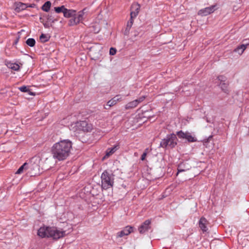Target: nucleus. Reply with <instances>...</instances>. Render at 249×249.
<instances>
[{"mask_svg":"<svg viewBox=\"0 0 249 249\" xmlns=\"http://www.w3.org/2000/svg\"><path fill=\"white\" fill-rule=\"evenodd\" d=\"M74 127H76V130L84 132H90L92 129V125L86 121L77 122L75 124Z\"/></svg>","mask_w":249,"mask_h":249,"instance_id":"obj_7","label":"nucleus"},{"mask_svg":"<svg viewBox=\"0 0 249 249\" xmlns=\"http://www.w3.org/2000/svg\"><path fill=\"white\" fill-rule=\"evenodd\" d=\"M41 160L39 156H35L32 157L27 162L28 172L31 176H36L40 174L39 164Z\"/></svg>","mask_w":249,"mask_h":249,"instance_id":"obj_4","label":"nucleus"},{"mask_svg":"<svg viewBox=\"0 0 249 249\" xmlns=\"http://www.w3.org/2000/svg\"><path fill=\"white\" fill-rule=\"evenodd\" d=\"M133 19H132V18H130V19L127 22V25H126V27L125 28V29L124 31V35L125 36H127L128 35L129 33V31H130V30L133 24Z\"/></svg>","mask_w":249,"mask_h":249,"instance_id":"obj_20","label":"nucleus"},{"mask_svg":"<svg viewBox=\"0 0 249 249\" xmlns=\"http://www.w3.org/2000/svg\"><path fill=\"white\" fill-rule=\"evenodd\" d=\"M35 6H36V4L34 3L29 4H28V7L34 8L35 7Z\"/></svg>","mask_w":249,"mask_h":249,"instance_id":"obj_34","label":"nucleus"},{"mask_svg":"<svg viewBox=\"0 0 249 249\" xmlns=\"http://www.w3.org/2000/svg\"><path fill=\"white\" fill-rule=\"evenodd\" d=\"M122 100V97L121 95H117L111 99L109 100L107 103V106L111 107L116 105L118 102Z\"/></svg>","mask_w":249,"mask_h":249,"instance_id":"obj_14","label":"nucleus"},{"mask_svg":"<svg viewBox=\"0 0 249 249\" xmlns=\"http://www.w3.org/2000/svg\"><path fill=\"white\" fill-rule=\"evenodd\" d=\"M84 10L80 11L77 13L76 10L68 9L64 5L54 7V11L56 13H63L65 18H71L68 22L69 26H75L80 22H82L85 13Z\"/></svg>","mask_w":249,"mask_h":249,"instance_id":"obj_2","label":"nucleus"},{"mask_svg":"<svg viewBox=\"0 0 249 249\" xmlns=\"http://www.w3.org/2000/svg\"><path fill=\"white\" fill-rule=\"evenodd\" d=\"M146 155H147L146 153H143V154H142V155L141 156V160H145Z\"/></svg>","mask_w":249,"mask_h":249,"instance_id":"obj_32","label":"nucleus"},{"mask_svg":"<svg viewBox=\"0 0 249 249\" xmlns=\"http://www.w3.org/2000/svg\"><path fill=\"white\" fill-rule=\"evenodd\" d=\"M218 80L220 81V83H224L226 81V78L223 75H220L217 77Z\"/></svg>","mask_w":249,"mask_h":249,"instance_id":"obj_30","label":"nucleus"},{"mask_svg":"<svg viewBox=\"0 0 249 249\" xmlns=\"http://www.w3.org/2000/svg\"><path fill=\"white\" fill-rule=\"evenodd\" d=\"M43 25L46 28H49L52 25H50L49 23H43Z\"/></svg>","mask_w":249,"mask_h":249,"instance_id":"obj_33","label":"nucleus"},{"mask_svg":"<svg viewBox=\"0 0 249 249\" xmlns=\"http://www.w3.org/2000/svg\"><path fill=\"white\" fill-rule=\"evenodd\" d=\"M18 89L21 92H27L30 91V90L26 86H21L19 87Z\"/></svg>","mask_w":249,"mask_h":249,"instance_id":"obj_28","label":"nucleus"},{"mask_svg":"<svg viewBox=\"0 0 249 249\" xmlns=\"http://www.w3.org/2000/svg\"><path fill=\"white\" fill-rule=\"evenodd\" d=\"M46 18L48 21H50L52 23H54L58 20V19L55 18L52 13L46 16Z\"/></svg>","mask_w":249,"mask_h":249,"instance_id":"obj_25","label":"nucleus"},{"mask_svg":"<svg viewBox=\"0 0 249 249\" xmlns=\"http://www.w3.org/2000/svg\"><path fill=\"white\" fill-rule=\"evenodd\" d=\"M15 5L16 6L15 11L17 12L24 10L28 7V4L21 2H16L15 3Z\"/></svg>","mask_w":249,"mask_h":249,"instance_id":"obj_18","label":"nucleus"},{"mask_svg":"<svg viewBox=\"0 0 249 249\" xmlns=\"http://www.w3.org/2000/svg\"><path fill=\"white\" fill-rule=\"evenodd\" d=\"M190 168L191 167L186 162H182L180 163L178 166L177 175L180 172H185L186 171L189 170Z\"/></svg>","mask_w":249,"mask_h":249,"instance_id":"obj_17","label":"nucleus"},{"mask_svg":"<svg viewBox=\"0 0 249 249\" xmlns=\"http://www.w3.org/2000/svg\"><path fill=\"white\" fill-rule=\"evenodd\" d=\"M72 143L69 140H63L55 143L52 147L53 158L57 160H66L70 155Z\"/></svg>","mask_w":249,"mask_h":249,"instance_id":"obj_1","label":"nucleus"},{"mask_svg":"<svg viewBox=\"0 0 249 249\" xmlns=\"http://www.w3.org/2000/svg\"><path fill=\"white\" fill-rule=\"evenodd\" d=\"M26 43L27 45H28L29 46L31 47H34L36 44V40L34 38H28L26 41Z\"/></svg>","mask_w":249,"mask_h":249,"instance_id":"obj_26","label":"nucleus"},{"mask_svg":"<svg viewBox=\"0 0 249 249\" xmlns=\"http://www.w3.org/2000/svg\"><path fill=\"white\" fill-rule=\"evenodd\" d=\"M177 135L179 139H186L189 142H197V139L195 136H193L191 134L186 131L184 132L182 130L177 132Z\"/></svg>","mask_w":249,"mask_h":249,"instance_id":"obj_8","label":"nucleus"},{"mask_svg":"<svg viewBox=\"0 0 249 249\" xmlns=\"http://www.w3.org/2000/svg\"><path fill=\"white\" fill-rule=\"evenodd\" d=\"M138 104L137 103V101L134 100L133 101L130 102L128 103L125 106V108L126 109H130L133 108L137 107Z\"/></svg>","mask_w":249,"mask_h":249,"instance_id":"obj_21","label":"nucleus"},{"mask_svg":"<svg viewBox=\"0 0 249 249\" xmlns=\"http://www.w3.org/2000/svg\"><path fill=\"white\" fill-rule=\"evenodd\" d=\"M151 223L150 220H146L139 227V233L142 234H145L151 229Z\"/></svg>","mask_w":249,"mask_h":249,"instance_id":"obj_9","label":"nucleus"},{"mask_svg":"<svg viewBox=\"0 0 249 249\" xmlns=\"http://www.w3.org/2000/svg\"><path fill=\"white\" fill-rule=\"evenodd\" d=\"M26 169L28 170L27 162H26L24 163H23V164L22 165L18 168V169L17 171V172H16V174H21V173H22L23 172L24 170H26Z\"/></svg>","mask_w":249,"mask_h":249,"instance_id":"obj_23","label":"nucleus"},{"mask_svg":"<svg viewBox=\"0 0 249 249\" xmlns=\"http://www.w3.org/2000/svg\"><path fill=\"white\" fill-rule=\"evenodd\" d=\"M20 37L19 36H18L16 39L14 41V44H17L18 43V40H19V39Z\"/></svg>","mask_w":249,"mask_h":249,"instance_id":"obj_35","label":"nucleus"},{"mask_svg":"<svg viewBox=\"0 0 249 249\" xmlns=\"http://www.w3.org/2000/svg\"><path fill=\"white\" fill-rule=\"evenodd\" d=\"M120 146L119 144H116L113 147L108 148L106 151V155L103 158V160L108 158L109 156L114 154L118 149H119Z\"/></svg>","mask_w":249,"mask_h":249,"instance_id":"obj_13","label":"nucleus"},{"mask_svg":"<svg viewBox=\"0 0 249 249\" xmlns=\"http://www.w3.org/2000/svg\"><path fill=\"white\" fill-rule=\"evenodd\" d=\"M221 85V89L222 91H223L225 93L228 94L229 93V89H228V85L229 84L228 83H220Z\"/></svg>","mask_w":249,"mask_h":249,"instance_id":"obj_24","label":"nucleus"},{"mask_svg":"<svg viewBox=\"0 0 249 249\" xmlns=\"http://www.w3.org/2000/svg\"><path fill=\"white\" fill-rule=\"evenodd\" d=\"M37 234L42 238L52 237L53 239L57 240L64 237L66 233L65 231L58 230L56 228L43 227L39 229Z\"/></svg>","mask_w":249,"mask_h":249,"instance_id":"obj_3","label":"nucleus"},{"mask_svg":"<svg viewBox=\"0 0 249 249\" xmlns=\"http://www.w3.org/2000/svg\"><path fill=\"white\" fill-rule=\"evenodd\" d=\"M116 53V49L115 48L111 47L109 50V54L111 55L115 54Z\"/></svg>","mask_w":249,"mask_h":249,"instance_id":"obj_31","label":"nucleus"},{"mask_svg":"<svg viewBox=\"0 0 249 249\" xmlns=\"http://www.w3.org/2000/svg\"><path fill=\"white\" fill-rule=\"evenodd\" d=\"M110 107H109L108 106H107V105L105 106L104 108L106 109H109L110 108Z\"/></svg>","mask_w":249,"mask_h":249,"instance_id":"obj_37","label":"nucleus"},{"mask_svg":"<svg viewBox=\"0 0 249 249\" xmlns=\"http://www.w3.org/2000/svg\"><path fill=\"white\" fill-rule=\"evenodd\" d=\"M177 134L171 133L167 135L160 142V147L163 148H174L177 144Z\"/></svg>","mask_w":249,"mask_h":249,"instance_id":"obj_6","label":"nucleus"},{"mask_svg":"<svg viewBox=\"0 0 249 249\" xmlns=\"http://www.w3.org/2000/svg\"><path fill=\"white\" fill-rule=\"evenodd\" d=\"M4 62L7 67L12 70L15 71H18L19 70L20 67L18 64L16 63H12L11 61L7 60H5Z\"/></svg>","mask_w":249,"mask_h":249,"instance_id":"obj_16","label":"nucleus"},{"mask_svg":"<svg viewBox=\"0 0 249 249\" xmlns=\"http://www.w3.org/2000/svg\"><path fill=\"white\" fill-rule=\"evenodd\" d=\"M51 6V2L50 1H47L42 5V6L41 7V9L45 12H48L49 11Z\"/></svg>","mask_w":249,"mask_h":249,"instance_id":"obj_22","label":"nucleus"},{"mask_svg":"<svg viewBox=\"0 0 249 249\" xmlns=\"http://www.w3.org/2000/svg\"><path fill=\"white\" fill-rule=\"evenodd\" d=\"M133 227L127 226L124 227L121 231L117 233V236L118 237H122L125 235H128L130 233L133 232Z\"/></svg>","mask_w":249,"mask_h":249,"instance_id":"obj_12","label":"nucleus"},{"mask_svg":"<svg viewBox=\"0 0 249 249\" xmlns=\"http://www.w3.org/2000/svg\"><path fill=\"white\" fill-rule=\"evenodd\" d=\"M114 175L112 173H109L107 170H105L102 174L101 178V187L103 189L107 190L112 187L114 185Z\"/></svg>","mask_w":249,"mask_h":249,"instance_id":"obj_5","label":"nucleus"},{"mask_svg":"<svg viewBox=\"0 0 249 249\" xmlns=\"http://www.w3.org/2000/svg\"><path fill=\"white\" fill-rule=\"evenodd\" d=\"M248 45V44H247L246 45L242 44L239 45L234 50V52L237 53L240 55H241L243 53L245 50L247 48V46Z\"/></svg>","mask_w":249,"mask_h":249,"instance_id":"obj_19","label":"nucleus"},{"mask_svg":"<svg viewBox=\"0 0 249 249\" xmlns=\"http://www.w3.org/2000/svg\"><path fill=\"white\" fill-rule=\"evenodd\" d=\"M208 220L204 217H202L199 221V226L203 232H206L208 231L207 224H208Z\"/></svg>","mask_w":249,"mask_h":249,"instance_id":"obj_15","label":"nucleus"},{"mask_svg":"<svg viewBox=\"0 0 249 249\" xmlns=\"http://www.w3.org/2000/svg\"><path fill=\"white\" fill-rule=\"evenodd\" d=\"M141 6L138 3H133L131 6L130 18L133 19L138 16Z\"/></svg>","mask_w":249,"mask_h":249,"instance_id":"obj_10","label":"nucleus"},{"mask_svg":"<svg viewBox=\"0 0 249 249\" xmlns=\"http://www.w3.org/2000/svg\"><path fill=\"white\" fill-rule=\"evenodd\" d=\"M40 39L42 42H46L48 41L49 38L45 34H42L40 36Z\"/></svg>","mask_w":249,"mask_h":249,"instance_id":"obj_27","label":"nucleus"},{"mask_svg":"<svg viewBox=\"0 0 249 249\" xmlns=\"http://www.w3.org/2000/svg\"><path fill=\"white\" fill-rule=\"evenodd\" d=\"M216 5H213L210 7L202 9L198 11V14L201 16H206L209 14L213 13L216 9Z\"/></svg>","mask_w":249,"mask_h":249,"instance_id":"obj_11","label":"nucleus"},{"mask_svg":"<svg viewBox=\"0 0 249 249\" xmlns=\"http://www.w3.org/2000/svg\"><path fill=\"white\" fill-rule=\"evenodd\" d=\"M149 151V149L148 148H146L145 150H144V151L143 153H146V154H147L148 152Z\"/></svg>","mask_w":249,"mask_h":249,"instance_id":"obj_36","label":"nucleus"},{"mask_svg":"<svg viewBox=\"0 0 249 249\" xmlns=\"http://www.w3.org/2000/svg\"><path fill=\"white\" fill-rule=\"evenodd\" d=\"M146 97V96L143 95L135 100L137 101V103L138 105L139 103L142 102L145 99Z\"/></svg>","mask_w":249,"mask_h":249,"instance_id":"obj_29","label":"nucleus"}]
</instances>
